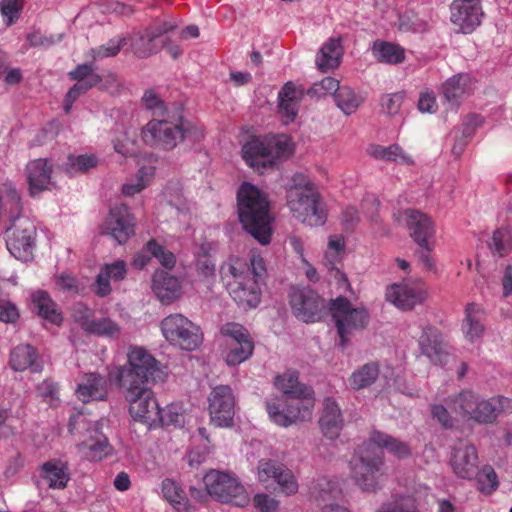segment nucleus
<instances>
[{
    "label": "nucleus",
    "instance_id": "nucleus-29",
    "mask_svg": "<svg viewBox=\"0 0 512 512\" xmlns=\"http://www.w3.org/2000/svg\"><path fill=\"white\" fill-rule=\"evenodd\" d=\"M127 266L123 260L105 264L97 275L94 291L100 297L109 295L112 291L111 281L118 282L125 278Z\"/></svg>",
    "mask_w": 512,
    "mask_h": 512
},
{
    "label": "nucleus",
    "instance_id": "nucleus-9",
    "mask_svg": "<svg viewBox=\"0 0 512 512\" xmlns=\"http://www.w3.org/2000/svg\"><path fill=\"white\" fill-rule=\"evenodd\" d=\"M313 407V392L288 398H275L266 403L270 420L282 427L310 419Z\"/></svg>",
    "mask_w": 512,
    "mask_h": 512
},
{
    "label": "nucleus",
    "instance_id": "nucleus-43",
    "mask_svg": "<svg viewBox=\"0 0 512 512\" xmlns=\"http://www.w3.org/2000/svg\"><path fill=\"white\" fill-rule=\"evenodd\" d=\"M155 175V167L152 165L142 166L132 178L126 180L122 185V194L133 196L148 187Z\"/></svg>",
    "mask_w": 512,
    "mask_h": 512
},
{
    "label": "nucleus",
    "instance_id": "nucleus-49",
    "mask_svg": "<svg viewBox=\"0 0 512 512\" xmlns=\"http://www.w3.org/2000/svg\"><path fill=\"white\" fill-rule=\"evenodd\" d=\"M98 164V159L92 154L70 155L64 164V170L70 174L85 173Z\"/></svg>",
    "mask_w": 512,
    "mask_h": 512
},
{
    "label": "nucleus",
    "instance_id": "nucleus-22",
    "mask_svg": "<svg viewBox=\"0 0 512 512\" xmlns=\"http://www.w3.org/2000/svg\"><path fill=\"white\" fill-rule=\"evenodd\" d=\"M452 23L462 33H471L481 22L482 8L480 0L454 1L450 7Z\"/></svg>",
    "mask_w": 512,
    "mask_h": 512
},
{
    "label": "nucleus",
    "instance_id": "nucleus-24",
    "mask_svg": "<svg viewBox=\"0 0 512 512\" xmlns=\"http://www.w3.org/2000/svg\"><path fill=\"white\" fill-rule=\"evenodd\" d=\"M77 450L82 458L89 461H99L107 457L112 448L107 437L96 425L94 429L87 431L84 440L77 445Z\"/></svg>",
    "mask_w": 512,
    "mask_h": 512
},
{
    "label": "nucleus",
    "instance_id": "nucleus-38",
    "mask_svg": "<svg viewBox=\"0 0 512 512\" xmlns=\"http://www.w3.org/2000/svg\"><path fill=\"white\" fill-rule=\"evenodd\" d=\"M473 90V82L468 74H459L446 81L443 87L445 98L457 105L465 96Z\"/></svg>",
    "mask_w": 512,
    "mask_h": 512
},
{
    "label": "nucleus",
    "instance_id": "nucleus-50",
    "mask_svg": "<svg viewBox=\"0 0 512 512\" xmlns=\"http://www.w3.org/2000/svg\"><path fill=\"white\" fill-rule=\"evenodd\" d=\"M212 245L209 243L202 244L196 253V267L198 274L205 279L215 275V261L210 252Z\"/></svg>",
    "mask_w": 512,
    "mask_h": 512
},
{
    "label": "nucleus",
    "instance_id": "nucleus-60",
    "mask_svg": "<svg viewBox=\"0 0 512 512\" xmlns=\"http://www.w3.org/2000/svg\"><path fill=\"white\" fill-rule=\"evenodd\" d=\"M341 89L338 80L332 77H325L316 82L309 89L308 93L316 97H324L328 94H336Z\"/></svg>",
    "mask_w": 512,
    "mask_h": 512
},
{
    "label": "nucleus",
    "instance_id": "nucleus-5",
    "mask_svg": "<svg viewBox=\"0 0 512 512\" xmlns=\"http://www.w3.org/2000/svg\"><path fill=\"white\" fill-rule=\"evenodd\" d=\"M294 145L289 136L266 135L252 137L241 148V156L245 163L254 171L262 173L273 167L276 162L293 153Z\"/></svg>",
    "mask_w": 512,
    "mask_h": 512
},
{
    "label": "nucleus",
    "instance_id": "nucleus-27",
    "mask_svg": "<svg viewBox=\"0 0 512 512\" xmlns=\"http://www.w3.org/2000/svg\"><path fill=\"white\" fill-rule=\"evenodd\" d=\"M152 258L167 269L173 268L176 263L175 255L152 239L134 256L131 264L136 269H143Z\"/></svg>",
    "mask_w": 512,
    "mask_h": 512
},
{
    "label": "nucleus",
    "instance_id": "nucleus-7",
    "mask_svg": "<svg viewBox=\"0 0 512 512\" xmlns=\"http://www.w3.org/2000/svg\"><path fill=\"white\" fill-rule=\"evenodd\" d=\"M201 136L202 133L179 114L153 118L141 130V138L147 145L164 149H173L185 138L197 140Z\"/></svg>",
    "mask_w": 512,
    "mask_h": 512
},
{
    "label": "nucleus",
    "instance_id": "nucleus-16",
    "mask_svg": "<svg viewBox=\"0 0 512 512\" xmlns=\"http://www.w3.org/2000/svg\"><path fill=\"white\" fill-rule=\"evenodd\" d=\"M235 405V397L229 386L219 385L214 387L208 396V411L211 424L219 428L232 426L235 416Z\"/></svg>",
    "mask_w": 512,
    "mask_h": 512
},
{
    "label": "nucleus",
    "instance_id": "nucleus-39",
    "mask_svg": "<svg viewBox=\"0 0 512 512\" xmlns=\"http://www.w3.org/2000/svg\"><path fill=\"white\" fill-rule=\"evenodd\" d=\"M373 57L380 63L397 65L405 60V50L400 45L383 40H377L373 43Z\"/></svg>",
    "mask_w": 512,
    "mask_h": 512
},
{
    "label": "nucleus",
    "instance_id": "nucleus-13",
    "mask_svg": "<svg viewBox=\"0 0 512 512\" xmlns=\"http://www.w3.org/2000/svg\"><path fill=\"white\" fill-rule=\"evenodd\" d=\"M160 326L164 338L182 350L193 351L202 343L199 327L181 314L165 317Z\"/></svg>",
    "mask_w": 512,
    "mask_h": 512
},
{
    "label": "nucleus",
    "instance_id": "nucleus-17",
    "mask_svg": "<svg viewBox=\"0 0 512 512\" xmlns=\"http://www.w3.org/2000/svg\"><path fill=\"white\" fill-rule=\"evenodd\" d=\"M436 227L433 219L418 211V267L426 273L437 274L432 252L436 246Z\"/></svg>",
    "mask_w": 512,
    "mask_h": 512
},
{
    "label": "nucleus",
    "instance_id": "nucleus-4",
    "mask_svg": "<svg viewBox=\"0 0 512 512\" xmlns=\"http://www.w3.org/2000/svg\"><path fill=\"white\" fill-rule=\"evenodd\" d=\"M286 206L292 217L309 227H320L326 222V213L312 182L296 174L286 189Z\"/></svg>",
    "mask_w": 512,
    "mask_h": 512
},
{
    "label": "nucleus",
    "instance_id": "nucleus-14",
    "mask_svg": "<svg viewBox=\"0 0 512 512\" xmlns=\"http://www.w3.org/2000/svg\"><path fill=\"white\" fill-rule=\"evenodd\" d=\"M36 226L27 217H17L6 229V247L16 259L28 261L32 257L36 243Z\"/></svg>",
    "mask_w": 512,
    "mask_h": 512
},
{
    "label": "nucleus",
    "instance_id": "nucleus-58",
    "mask_svg": "<svg viewBox=\"0 0 512 512\" xmlns=\"http://www.w3.org/2000/svg\"><path fill=\"white\" fill-rule=\"evenodd\" d=\"M126 39L117 37L109 40L106 44L97 49L91 50V57L94 60H101L107 57H113L118 54L120 49L125 45Z\"/></svg>",
    "mask_w": 512,
    "mask_h": 512
},
{
    "label": "nucleus",
    "instance_id": "nucleus-54",
    "mask_svg": "<svg viewBox=\"0 0 512 512\" xmlns=\"http://www.w3.org/2000/svg\"><path fill=\"white\" fill-rule=\"evenodd\" d=\"M100 81L99 75H92L88 82H77L66 94L64 99V111L69 113L71 111L74 101L83 93L88 91L93 86H96Z\"/></svg>",
    "mask_w": 512,
    "mask_h": 512
},
{
    "label": "nucleus",
    "instance_id": "nucleus-15",
    "mask_svg": "<svg viewBox=\"0 0 512 512\" xmlns=\"http://www.w3.org/2000/svg\"><path fill=\"white\" fill-rule=\"evenodd\" d=\"M256 476L265 488L277 484L280 491L285 495H294L298 492L299 485L294 473L278 461L271 459L259 460L256 467Z\"/></svg>",
    "mask_w": 512,
    "mask_h": 512
},
{
    "label": "nucleus",
    "instance_id": "nucleus-34",
    "mask_svg": "<svg viewBox=\"0 0 512 512\" xmlns=\"http://www.w3.org/2000/svg\"><path fill=\"white\" fill-rule=\"evenodd\" d=\"M32 304L38 315L46 323L56 326L61 325L63 321L62 313L47 292H34L32 294Z\"/></svg>",
    "mask_w": 512,
    "mask_h": 512
},
{
    "label": "nucleus",
    "instance_id": "nucleus-44",
    "mask_svg": "<svg viewBox=\"0 0 512 512\" xmlns=\"http://www.w3.org/2000/svg\"><path fill=\"white\" fill-rule=\"evenodd\" d=\"M275 386L282 393L280 398L305 395V393L312 392L309 387L299 383L298 373L295 371H287L277 376Z\"/></svg>",
    "mask_w": 512,
    "mask_h": 512
},
{
    "label": "nucleus",
    "instance_id": "nucleus-23",
    "mask_svg": "<svg viewBox=\"0 0 512 512\" xmlns=\"http://www.w3.org/2000/svg\"><path fill=\"white\" fill-rule=\"evenodd\" d=\"M53 166L47 159H35L26 166V178L28 191L35 197L44 191H50L55 187L52 177Z\"/></svg>",
    "mask_w": 512,
    "mask_h": 512
},
{
    "label": "nucleus",
    "instance_id": "nucleus-61",
    "mask_svg": "<svg viewBox=\"0 0 512 512\" xmlns=\"http://www.w3.org/2000/svg\"><path fill=\"white\" fill-rule=\"evenodd\" d=\"M22 9V0H1L0 11L3 21L7 25L13 24L19 17Z\"/></svg>",
    "mask_w": 512,
    "mask_h": 512
},
{
    "label": "nucleus",
    "instance_id": "nucleus-62",
    "mask_svg": "<svg viewBox=\"0 0 512 512\" xmlns=\"http://www.w3.org/2000/svg\"><path fill=\"white\" fill-rule=\"evenodd\" d=\"M253 504L259 512H280L279 500L266 493L255 494Z\"/></svg>",
    "mask_w": 512,
    "mask_h": 512
},
{
    "label": "nucleus",
    "instance_id": "nucleus-40",
    "mask_svg": "<svg viewBox=\"0 0 512 512\" xmlns=\"http://www.w3.org/2000/svg\"><path fill=\"white\" fill-rule=\"evenodd\" d=\"M41 475L52 489L65 488L70 479L67 464L60 460H51L43 464Z\"/></svg>",
    "mask_w": 512,
    "mask_h": 512
},
{
    "label": "nucleus",
    "instance_id": "nucleus-18",
    "mask_svg": "<svg viewBox=\"0 0 512 512\" xmlns=\"http://www.w3.org/2000/svg\"><path fill=\"white\" fill-rule=\"evenodd\" d=\"M290 305L293 314L306 323L319 321L325 310L324 300L308 288L293 289L290 293Z\"/></svg>",
    "mask_w": 512,
    "mask_h": 512
},
{
    "label": "nucleus",
    "instance_id": "nucleus-31",
    "mask_svg": "<svg viewBox=\"0 0 512 512\" xmlns=\"http://www.w3.org/2000/svg\"><path fill=\"white\" fill-rule=\"evenodd\" d=\"M166 40L158 33L146 30L136 34L131 42V50L139 58H148L159 52Z\"/></svg>",
    "mask_w": 512,
    "mask_h": 512
},
{
    "label": "nucleus",
    "instance_id": "nucleus-52",
    "mask_svg": "<svg viewBox=\"0 0 512 512\" xmlns=\"http://www.w3.org/2000/svg\"><path fill=\"white\" fill-rule=\"evenodd\" d=\"M134 136L135 131L133 129L123 127L113 140L114 150L124 157L134 155L136 152Z\"/></svg>",
    "mask_w": 512,
    "mask_h": 512
},
{
    "label": "nucleus",
    "instance_id": "nucleus-45",
    "mask_svg": "<svg viewBox=\"0 0 512 512\" xmlns=\"http://www.w3.org/2000/svg\"><path fill=\"white\" fill-rule=\"evenodd\" d=\"M161 490L163 497L168 501L178 512H188L189 503L184 490L181 486L171 479L162 481Z\"/></svg>",
    "mask_w": 512,
    "mask_h": 512
},
{
    "label": "nucleus",
    "instance_id": "nucleus-8",
    "mask_svg": "<svg viewBox=\"0 0 512 512\" xmlns=\"http://www.w3.org/2000/svg\"><path fill=\"white\" fill-rule=\"evenodd\" d=\"M160 372L155 357L145 348L135 346L127 354V365L118 368L116 381L119 385H125L126 381L132 385L147 384L155 381Z\"/></svg>",
    "mask_w": 512,
    "mask_h": 512
},
{
    "label": "nucleus",
    "instance_id": "nucleus-30",
    "mask_svg": "<svg viewBox=\"0 0 512 512\" xmlns=\"http://www.w3.org/2000/svg\"><path fill=\"white\" fill-rule=\"evenodd\" d=\"M152 289L158 299L165 304L171 303L181 294V285L178 278L162 270L154 273Z\"/></svg>",
    "mask_w": 512,
    "mask_h": 512
},
{
    "label": "nucleus",
    "instance_id": "nucleus-6",
    "mask_svg": "<svg viewBox=\"0 0 512 512\" xmlns=\"http://www.w3.org/2000/svg\"><path fill=\"white\" fill-rule=\"evenodd\" d=\"M349 469L352 479L361 491L376 493L382 488V480L386 474L384 455L373 449L368 439L354 450Z\"/></svg>",
    "mask_w": 512,
    "mask_h": 512
},
{
    "label": "nucleus",
    "instance_id": "nucleus-19",
    "mask_svg": "<svg viewBox=\"0 0 512 512\" xmlns=\"http://www.w3.org/2000/svg\"><path fill=\"white\" fill-rule=\"evenodd\" d=\"M421 355L427 357L435 365H445L450 356V345L446 335L432 325L423 328L418 339Z\"/></svg>",
    "mask_w": 512,
    "mask_h": 512
},
{
    "label": "nucleus",
    "instance_id": "nucleus-59",
    "mask_svg": "<svg viewBox=\"0 0 512 512\" xmlns=\"http://www.w3.org/2000/svg\"><path fill=\"white\" fill-rule=\"evenodd\" d=\"M489 248L499 256L506 255L510 248V233L506 229H497L493 232Z\"/></svg>",
    "mask_w": 512,
    "mask_h": 512
},
{
    "label": "nucleus",
    "instance_id": "nucleus-46",
    "mask_svg": "<svg viewBox=\"0 0 512 512\" xmlns=\"http://www.w3.org/2000/svg\"><path fill=\"white\" fill-rule=\"evenodd\" d=\"M378 376V365L368 363L355 370L349 377L348 383L351 389L361 390L372 385Z\"/></svg>",
    "mask_w": 512,
    "mask_h": 512
},
{
    "label": "nucleus",
    "instance_id": "nucleus-64",
    "mask_svg": "<svg viewBox=\"0 0 512 512\" xmlns=\"http://www.w3.org/2000/svg\"><path fill=\"white\" fill-rule=\"evenodd\" d=\"M403 98L404 96L402 93L384 95L380 102L383 113L390 116L396 115L400 111Z\"/></svg>",
    "mask_w": 512,
    "mask_h": 512
},
{
    "label": "nucleus",
    "instance_id": "nucleus-26",
    "mask_svg": "<svg viewBox=\"0 0 512 512\" xmlns=\"http://www.w3.org/2000/svg\"><path fill=\"white\" fill-rule=\"evenodd\" d=\"M108 380L98 374H85L76 389L78 399L84 403L91 401L105 400L108 395Z\"/></svg>",
    "mask_w": 512,
    "mask_h": 512
},
{
    "label": "nucleus",
    "instance_id": "nucleus-11",
    "mask_svg": "<svg viewBox=\"0 0 512 512\" xmlns=\"http://www.w3.org/2000/svg\"><path fill=\"white\" fill-rule=\"evenodd\" d=\"M203 483L208 495L222 503L244 507L250 501L245 487L230 473L210 470L204 475Z\"/></svg>",
    "mask_w": 512,
    "mask_h": 512
},
{
    "label": "nucleus",
    "instance_id": "nucleus-55",
    "mask_svg": "<svg viewBox=\"0 0 512 512\" xmlns=\"http://www.w3.org/2000/svg\"><path fill=\"white\" fill-rule=\"evenodd\" d=\"M479 490L483 493L490 494L498 487V478L494 469L486 465L481 470H477L476 474Z\"/></svg>",
    "mask_w": 512,
    "mask_h": 512
},
{
    "label": "nucleus",
    "instance_id": "nucleus-47",
    "mask_svg": "<svg viewBox=\"0 0 512 512\" xmlns=\"http://www.w3.org/2000/svg\"><path fill=\"white\" fill-rule=\"evenodd\" d=\"M253 352L252 341H244L235 344H226V351L224 354L225 361L228 365H238L247 360Z\"/></svg>",
    "mask_w": 512,
    "mask_h": 512
},
{
    "label": "nucleus",
    "instance_id": "nucleus-35",
    "mask_svg": "<svg viewBox=\"0 0 512 512\" xmlns=\"http://www.w3.org/2000/svg\"><path fill=\"white\" fill-rule=\"evenodd\" d=\"M368 441L372 446L374 445L380 449H386L399 459H404L411 455V448L406 442L379 430H372L369 434Z\"/></svg>",
    "mask_w": 512,
    "mask_h": 512
},
{
    "label": "nucleus",
    "instance_id": "nucleus-53",
    "mask_svg": "<svg viewBox=\"0 0 512 512\" xmlns=\"http://www.w3.org/2000/svg\"><path fill=\"white\" fill-rule=\"evenodd\" d=\"M141 102L144 109L150 111L155 118L169 114L164 101L153 89H148L144 92Z\"/></svg>",
    "mask_w": 512,
    "mask_h": 512
},
{
    "label": "nucleus",
    "instance_id": "nucleus-42",
    "mask_svg": "<svg viewBox=\"0 0 512 512\" xmlns=\"http://www.w3.org/2000/svg\"><path fill=\"white\" fill-rule=\"evenodd\" d=\"M346 252L345 237L341 234H332L328 236L327 246L323 253L322 263L325 268L338 266Z\"/></svg>",
    "mask_w": 512,
    "mask_h": 512
},
{
    "label": "nucleus",
    "instance_id": "nucleus-63",
    "mask_svg": "<svg viewBox=\"0 0 512 512\" xmlns=\"http://www.w3.org/2000/svg\"><path fill=\"white\" fill-rule=\"evenodd\" d=\"M72 317L86 332L94 320L93 311L83 303H77L73 306Z\"/></svg>",
    "mask_w": 512,
    "mask_h": 512
},
{
    "label": "nucleus",
    "instance_id": "nucleus-51",
    "mask_svg": "<svg viewBox=\"0 0 512 512\" xmlns=\"http://www.w3.org/2000/svg\"><path fill=\"white\" fill-rule=\"evenodd\" d=\"M87 332L101 337L116 339L121 334V327L111 318H94Z\"/></svg>",
    "mask_w": 512,
    "mask_h": 512
},
{
    "label": "nucleus",
    "instance_id": "nucleus-41",
    "mask_svg": "<svg viewBox=\"0 0 512 512\" xmlns=\"http://www.w3.org/2000/svg\"><path fill=\"white\" fill-rule=\"evenodd\" d=\"M367 154L381 161H394L399 164H412L413 159L411 156L407 155L402 148L397 144H392L389 146H382L379 144H370L367 147Z\"/></svg>",
    "mask_w": 512,
    "mask_h": 512
},
{
    "label": "nucleus",
    "instance_id": "nucleus-20",
    "mask_svg": "<svg viewBox=\"0 0 512 512\" xmlns=\"http://www.w3.org/2000/svg\"><path fill=\"white\" fill-rule=\"evenodd\" d=\"M449 464L454 474L462 479H472L478 470V453L474 445L459 440L451 450Z\"/></svg>",
    "mask_w": 512,
    "mask_h": 512
},
{
    "label": "nucleus",
    "instance_id": "nucleus-28",
    "mask_svg": "<svg viewBox=\"0 0 512 512\" xmlns=\"http://www.w3.org/2000/svg\"><path fill=\"white\" fill-rule=\"evenodd\" d=\"M485 313L481 305L468 303L461 323V331L465 340L474 343L479 340L485 331Z\"/></svg>",
    "mask_w": 512,
    "mask_h": 512
},
{
    "label": "nucleus",
    "instance_id": "nucleus-21",
    "mask_svg": "<svg viewBox=\"0 0 512 512\" xmlns=\"http://www.w3.org/2000/svg\"><path fill=\"white\" fill-rule=\"evenodd\" d=\"M134 218L126 205L112 207L104 223V230L118 243H125L134 234Z\"/></svg>",
    "mask_w": 512,
    "mask_h": 512
},
{
    "label": "nucleus",
    "instance_id": "nucleus-3",
    "mask_svg": "<svg viewBox=\"0 0 512 512\" xmlns=\"http://www.w3.org/2000/svg\"><path fill=\"white\" fill-rule=\"evenodd\" d=\"M450 408L467 421L477 424H493L503 413H512V399L504 396L483 398L473 390H462L451 396Z\"/></svg>",
    "mask_w": 512,
    "mask_h": 512
},
{
    "label": "nucleus",
    "instance_id": "nucleus-56",
    "mask_svg": "<svg viewBox=\"0 0 512 512\" xmlns=\"http://www.w3.org/2000/svg\"><path fill=\"white\" fill-rule=\"evenodd\" d=\"M416 500L413 495L397 496L383 504L377 512H415Z\"/></svg>",
    "mask_w": 512,
    "mask_h": 512
},
{
    "label": "nucleus",
    "instance_id": "nucleus-48",
    "mask_svg": "<svg viewBox=\"0 0 512 512\" xmlns=\"http://www.w3.org/2000/svg\"><path fill=\"white\" fill-rule=\"evenodd\" d=\"M337 106L347 115L354 113L363 102V98L355 93L348 86H342L338 93L335 94Z\"/></svg>",
    "mask_w": 512,
    "mask_h": 512
},
{
    "label": "nucleus",
    "instance_id": "nucleus-32",
    "mask_svg": "<svg viewBox=\"0 0 512 512\" xmlns=\"http://www.w3.org/2000/svg\"><path fill=\"white\" fill-rule=\"evenodd\" d=\"M343 56L340 38H330L320 48L316 55V66L321 72L337 68Z\"/></svg>",
    "mask_w": 512,
    "mask_h": 512
},
{
    "label": "nucleus",
    "instance_id": "nucleus-36",
    "mask_svg": "<svg viewBox=\"0 0 512 512\" xmlns=\"http://www.w3.org/2000/svg\"><path fill=\"white\" fill-rule=\"evenodd\" d=\"M302 93L291 83H286L279 92V113L285 123L293 122L298 114Z\"/></svg>",
    "mask_w": 512,
    "mask_h": 512
},
{
    "label": "nucleus",
    "instance_id": "nucleus-25",
    "mask_svg": "<svg viewBox=\"0 0 512 512\" xmlns=\"http://www.w3.org/2000/svg\"><path fill=\"white\" fill-rule=\"evenodd\" d=\"M318 423L325 438L335 440L339 437L344 419L339 405L332 398L324 399Z\"/></svg>",
    "mask_w": 512,
    "mask_h": 512
},
{
    "label": "nucleus",
    "instance_id": "nucleus-37",
    "mask_svg": "<svg viewBox=\"0 0 512 512\" xmlns=\"http://www.w3.org/2000/svg\"><path fill=\"white\" fill-rule=\"evenodd\" d=\"M385 297L400 310H411L416 303L414 287L406 282L388 286Z\"/></svg>",
    "mask_w": 512,
    "mask_h": 512
},
{
    "label": "nucleus",
    "instance_id": "nucleus-12",
    "mask_svg": "<svg viewBox=\"0 0 512 512\" xmlns=\"http://www.w3.org/2000/svg\"><path fill=\"white\" fill-rule=\"evenodd\" d=\"M128 403L130 416L149 427L157 425L158 402L147 384L132 385L131 382L119 385Z\"/></svg>",
    "mask_w": 512,
    "mask_h": 512
},
{
    "label": "nucleus",
    "instance_id": "nucleus-57",
    "mask_svg": "<svg viewBox=\"0 0 512 512\" xmlns=\"http://www.w3.org/2000/svg\"><path fill=\"white\" fill-rule=\"evenodd\" d=\"M221 334L226 337V344L251 341L248 331L238 323L228 322L222 325Z\"/></svg>",
    "mask_w": 512,
    "mask_h": 512
},
{
    "label": "nucleus",
    "instance_id": "nucleus-1",
    "mask_svg": "<svg viewBox=\"0 0 512 512\" xmlns=\"http://www.w3.org/2000/svg\"><path fill=\"white\" fill-rule=\"evenodd\" d=\"M265 270L263 258L253 255L249 264L240 258H230L221 266L220 274L233 300L243 309H249L260 303L259 278Z\"/></svg>",
    "mask_w": 512,
    "mask_h": 512
},
{
    "label": "nucleus",
    "instance_id": "nucleus-2",
    "mask_svg": "<svg viewBox=\"0 0 512 512\" xmlns=\"http://www.w3.org/2000/svg\"><path fill=\"white\" fill-rule=\"evenodd\" d=\"M237 211L243 228L261 245H268L274 218L267 193L250 182H243L237 192Z\"/></svg>",
    "mask_w": 512,
    "mask_h": 512
},
{
    "label": "nucleus",
    "instance_id": "nucleus-10",
    "mask_svg": "<svg viewBox=\"0 0 512 512\" xmlns=\"http://www.w3.org/2000/svg\"><path fill=\"white\" fill-rule=\"evenodd\" d=\"M330 312L342 346L346 345L355 331L364 329L370 320L369 312L365 307H353L350 301L342 296L331 300Z\"/></svg>",
    "mask_w": 512,
    "mask_h": 512
},
{
    "label": "nucleus",
    "instance_id": "nucleus-33",
    "mask_svg": "<svg viewBox=\"0 0 512 512\" xmlns=\"http://www.w3.org/2000/svg\"><path fill=\"white\" fill-rule=\"evenodd\" d=\"M9 363L14 371L30 369L32 372H40L42 369L36 350L28 344L16 346L10 353Z\"/></svg>",
    "mask_w": 512,
    "mask_h": 512
}]
</instances>
